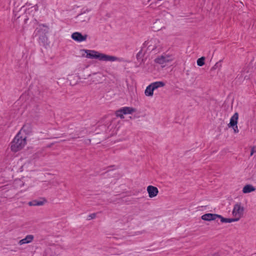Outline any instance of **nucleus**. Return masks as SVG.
<instances>
[{"instance_id":"nucleus-1","label":"nucleus","mask_w":256,"mask_h":256,"mask_svg":"<svg viewBox=\"0 0 256 256\" xmlns=\"http://www.w3.org/2000/svg\"><path fill=\"white\" fill-rule=\"evenodd\" d=\"M86 54V57L88 58H96L105 62H121V58L113 56L107 55L94 50H84Z\"/></svg>"},{"instance_id":"nucleus-2","label":"nucleus","mask_w":256,"mask_h":256,"mask_svg":"<svg viewBox=\"0 0 256 256\" xmlns=\"http://www.w3.org/2000/svg\"><path fill=\"white\" fill-rule=\"evenodd\" d=\"M244 211V207L241 206L240 204L237 203L234 205L232 212L234 218H222V220L224 221L225 223L237 222L242 217Z\"/></svg>"},{"instance_id":"nucleus-3","label":"nucleus","mask_w":256,"mask_h":256,"mask_svg":"<svg viewBox=\"0 0 256 256\" xmlns=\"http://www.w3.org/2000/svg\"><path fill=\"white\" fill-rule=\"evenodd\" d=\"M26 144V138H22L19 134H18L11 143V150L14 152H16L22 149Z\"/></svg>"},{"instance_id":"nucleus-4","label":"nucleus","mask_w":256,"mask_h":256,"mask_svg":"<svg viewBox=\"0 0 256 256\" xmlns=\"http://www.w3.org/2000/svg\"><path fill=\"white\" fill-rule=\"evenodd\" d=\"M136 112V109L132 107H123L116 112V115L117 117L124 118V114H132Z\"/></svg>"},{"instance_id":"nucleus-5","label":"nucleus","mask_w":256,"mask_h":256,"mask_svg":"<svg viewBox=\"0 0 256 256\" xmlns=\"http://www.w3.org/2000/svg\"><path fill=\"white\" fill-rule=\"evenodd\" d=\"M37 30L38 32L40 34L39 38L45 40L46 39V34L48 33V26L45 24H40Z\"/></svg>"},{"instance_id":"nucleus-6","label":"nucleus","mask_w":256,"mask_h":256,"mask_svg":"<svg viewBox=\"0 0 256 256\" xmlns=\"http://www.w3.org/2000/svg\"><path fill=\"white\" fill-rule=\"evenodd\" d=\"M217 218H220V222H224V221L222 220V218H224L218 214L208 213L204 214L202 216V219L206 221L214 220H216Z\"/></svg>"},{"instance_id":"nucleus-7","label":"nucleus","mask_w":256,"mask_h":256,"mask_svg":"<svg viewBox=\"0 0 256 256\" xmlns=\"http://www.w3.org/2000/svg\"><path fill=\"white\" fill-rule=\"evenodd\" d=\"M173 60V58L172 56L168 54L162 55L156 58L154 60L155 62L160 64H164L167 62H172Z\"/></svg>"},{"instance_id":"nucleus-8","label":"nucleus","mask_w":256,"mask_h":256,"mask_svg":"<svg viewBox=\"0 0 256 256\" xmlns=\"http://www.w3.org/2000/svg\"><path fill=\"white\" fill-rule=\"evenodd\" d=\"M87 37V34L82 35V34L79 32H74L72 34V38L78 42L85 41Z\"/></svg>"},{"instance_id":"nucleus-9","label":"nucleus","mask_w":256,"mask_h":256,"mask_svg":"<svg viewBox=\"0 0 256 256\" xmlns=\"http://www.w3.org/2000/svg\"><path fill=\"white\" fill-rule=\"evenodd\" d=\"M147 192L148 194V196L150 198L156 196L158 193V188L152 186H149L147 187Z\"/></svg>"},{"instance_id":"nucleus-10","label":"nucleus","mask_w":256,"mask_h":256,"mask_svg":"<svg viewBox=\"0 0 256 256\" xmlns=\"http://www.w3.org/2000/svg\"><path fill=\"white\" fill-rule=\"evenodd\" d=\"M238 112H236L231 117L230 120V124H228L229 127H234L235 126L237 125L238 120Z\"/></svg>"},{"instance_id":"nucleus-11","label":"nucleus","mask_w":256,"mask_h":256,"mask_svg":"<svg viewBox=\"0 0 256 256\" xmlns=\"http://www.w3.org/2000/svg\"><path fill=\"white\" fill-rule=\"evenodd\" d=\"M34 236L33 235L28 234L27 235L25 238L20 240L18 242V244L20 245H22L24 244H28L32 241L34 240Z\"/></svg>"},{"instance_id":"nucleus-12","label":"nucleus","mask_w":256,"mask_h":256,"mask_svg":"<svg viewBox=\"0 0 256 256\" xmlns=\"http://www.w3.org/2000/svg\"><path fill=\"white\" fill-rule=\"evenodd\" d=\"M20 131L24 132L26 134H30L32 132V126L30 124L27 123L24 124Z\"/></svg>"},{"instance_id":"nucleus-13","label":"nucleus","mask_w":256,"mask_h":256,"mask_svg":"<svg viewBox=\"0 0 256 256\" xmlns=\"http://www.w3.org/2000/svg\"><path fill=\"white\" fill-rule=\"evenodd\" d=\"M256 190V188L251 184L246 185L242 189V192L244 194L250 193L254 192Z\"/></svg>"},{"instance_id":"nucleus-14","label":"nucleus","mask_w":256,"mask_h":256,"mask_svg":"<svg viewBox=\"0 0 256 256\" xmlns=\"http://www.w3.org/2000/svg\"><path fill=\"white\" fill-rule=\"evenodd\" d=\"M154 89L150 84L148 85L145 90L144 94L147 96H152L154 94Z\"/></svg>"},{"instance_id":"nucleus-15","label":"nucleus","mask_w":256,"mask_h":256,"mask_svg":"<svg viewBox=\"0 0 256 256\" xmlns=\"http://www.w3.org/2000/svg\"><path fill=\"white\" fill-rule=\"evenodd\" d=\"M45 202H46V200L44 199L43 201L34 200L30 202H28V205L30 206H40L44 205Z\"/></svg>"},{"instance_id":"nucleus-16","label":"nucleus","mask_w":256,"mask_h":256,"mask_svg":"<svg viewBox=\"0 0 256 256\" xmlns=\"http://www.w3.org/2000/svg\"><path fill=\"white\" fill-rule=\"evenodd\" d=\"M154 88V90L165 86V84L163 82H156L150 84Z\"/></svg>"},{"instance_id":"nucleus-17","label":"nucleus","mask_w":256,"mask_h":256,"mask_svg":"<svg viewBox=\"0 0 256 256\" xmlns=\"http://www.w3.org/2000/svg\"><path fill=\"white\" fill-rule=\"evenodd\" d=\"M85 14H79L78 17L80 18V20L82 22H88L90 19V16H85Z\"/></svg>"},{"instance_id":"nucleus-18","label":"nucleus","mask_w":256,"mask_h":256,"mask_svg":"<svg viewBox=\"0 0 256 256\" xmlns=\"http://www.w3.org/2000/svg\"><path fill=\"white\" fill-rule=\"evenodd\" d=\"M38 10V4H36L32 6L30 8H28V11H27V12L28 13H30V12H36Z\"/></svg>"},{"instance_id":"nucleus-19","label":"nucleus","mask_w":256,"mask_h":256,"mask_svg":"<svg viewBox=\"0 0 256 256\" xmlns=\"http://www.w3.org/2000/svg\"><path fill=\"white\" fill-rule=\"evenodd\" d=\"M205 58L202 56L197 60V64L200 66H202L204 64Z\"/></svg>"},{"instance_id":"nucleus-20","label":"nucleus","mask_w":256,"mask_h":256,"mask_svg":"<svg viewBox=\"0 0 256 256\" xmlns=\"http://www.w3.org/2000/svg\"><path fill=\"white\" fill-rule=\"evenodd\" d=\"M144 54H142V49L137 54L136 57L138 60H140L142 59Z\"/></svg>"},{"instance_id":"nucleus-21","label":"nucleus","mask_w":256,"mask_h":256,"mask_svg":"<svg viewBox=\"0 0 256 256\" xmlns=\"http://www.w3.org/2000/svg\"><path fill=\"white\" fill-rule=\"evenodd\" d=\"M158 24V22H156L153 24V26H152V30L154 31H158L160 30L162 28H159L156 26Z\"/></svg>"},{"instance_id":"nucleus-22","label":"nucleus","mask_w":256,"mask_h":256,"mask_svg":"<svg viewBox=\"0 0 256 256\" xmlns=\"http://www.w3.org/2000/svg\"><path fill=\"white\" fill-rule=\"evenodd\" d=\"M96 217V213H92L88 216V220H90L92 219H94Z\"/></svg>"},{"instance_id":"nucleus-23","label":"nucleus","mask_w":256,"mask_h":256,"mask_svg":"<svg viewBox=\"0 0 256 256\" xmlns=\"http://www.w3.org/2000/svg\"><path fill=\"white\" fill-rule=\"evenodd\" d=\"M80 138V136H79V134H76L74 136H72L68 140H75L77 138Z\"/></svg>"},{"instance_id":"nucleus-24","label":"nucleus","mask_w":256,"mask_h":256,"mask_svg":"<svg viewBox=\"0 0 256 256\" xmlns=\"http://www.w3.org/2000/svg\"><path fill=\"white\" fill-rule=\"evenodd\" d=\"M256 152V150L255 149V148L254 147H252V149H251L250 156H252L254 154V152Z\"/></svg>"},{"instance_id":"nucleus-25","label":"nucleus","mask_w":256,"mask_h":256,"mask_svg":"<svg viewBox=\"0 0 256 256\" xmlns=\"http://www.w3.org/2000/svg\"><path fill=\"white\" fill-rule=\"evenodd\" d=\"M233 128H234V132L235 133H238V126H235L234 127H232Z\"/></svg>"},{"instance_id":"nucleus-26","label":"nucleus","mask_w":256,"mask_h":256,"mask_svg":"<svg viewBox=\"0 0 256 256\" xmlns=\"http://www.w3.org/2000/svg\"><path fill=\"white\" fill-rule=\"evenodd\" d=\"M151 46H152L151 44L149 45V46H148V48H149V49H150V50H154L156 49V48H157L156 46H154V48H150V47Z\"/></svg>"},{"instance_id":"nucleus-27","label":"nucleus","mask_w":256,"mask_h":256,"mask_svg":"<svg viewBox=\"0 0 256 256\" xmlns=\"http://www.w3.org/2000/svg\"><path fill=\"white\" fill-rule=\"evenodd\" d=\"M157 41L156 39H152L150 41V42L155 43Z\"/></svg>"},{"instance_id":"nucleus-28","label":"nucleus","mask_w":256,"mask_h":256,"mask_svg":"<svg viewBox=\"0 0 256 256\" xmlns=\"http://www.w3.org/2000/svg\"><path fill=\"white\" fill-rule=\"evenodd\" d=\"M1 202V200H0V203Z\"/></svg>"}]
</instances>
